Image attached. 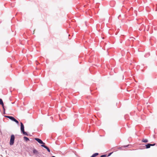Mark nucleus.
<instances>
[{"instance_id": "nucleus-1", "label": "nucleus", "mask_w": 157, "mask_h": 157, "mask_svg": "<svg viewBox=\"0 0 157 157\" xmlns=\"http://www.w3.org/2000/svg\"><path fill=\"white\" fill-rule=\"evenodd\" d=\"M21 131L23 133L26 135H28V134L26 132H25L24 131V125L22 122H21Z\"/></svg>"}, {"instance_id": "nucleus-2", "label": "nucleus", "mask_w": 157, "mask_h": 157, "mask_svg": "<svg viewBox=\"0 0 157 157\" xmlns=\"http://www.w3.org/2000/svg\"><path fill=\"white\" fill-rule=\"evenodd\" d=\"M14 136L13 135H11V136L10 144V145H13L14 143Z\"/></svg>"}, {"instance_id": "nucleus-3", "label": "nucleus", "mask_w": 157, "mask_h": 157, "mask_svg": "<svg viewBox=\"0 0 157 157\" xmlns=\"http://www.w3.org/2000/svg\"><path fill=\"white\" fill-rule=\"evenodd\" d=\"M6 117H7L10 119H11V120L14 121L17 124H18L19 122L18 121L16 120L14 117H13L11 116H6Z\"/></svg>"}, {"instance_id": "nucleus-4", "label": "nucleus", "mask_w": 157, "mask_h": 157, "mask_svg": "<svg viewBox=\"0 0 157 157\" xmlns=\"http://www.w3.org/2000/svg\"><path fill=\"white\" fill-rule=\"evenodd\" d=\"M35 140L37 141L38 143L40 144H42L43 145L44 144H45L40 139L38 138H35Z\"/></svg>"}, {"instance_id": "nucleus-5", "label": "nucleus", "mask_w": 157, "mask_h": 157, "mask_svg": "<svg viewBox=\"0 0 157 157\" xmlns=\"http://www.w3.org/2000/svg\"><path fill=\"white\" fill-rule=\"evenodd\" d=\"M33 152L34 154L37 155H39L40 154L38 151L35 148H34L33 150Z\"/></svg>"}, {"instance_id": "nucleus-6", "label": "nucleus", "mask_w": 157, "mask_h": 157, "mask_svg": "<svg viewBox=\"0 0 157 157\" xmlns=\"http://www.w3.org/2000/svg\"><path fill=\"white\" fill-rule=\"evenodd\" d=\"M41 146L42 147H44V148H46L49 152H50V151L49 149L47 146H46L44 145H43V144L41 145Z\"/></svg>"}, {"instance_id": "nucleus-7", "label": "nucleus", "mask_w": 157, "mask_h": 157, "mask_svg": "<svg viewBox=\"0 0 157 157\" xmlns=\"http://www.w3.org/2000/svg\"><path fill=\"white\" fill-rule=\"evenodd\" d=\"M98 155V153H95L93 154L90 157H95L96 156Z\"/></svg>"}, {"instance_id": "nucleus-8", "label": "nucleus", "mask_w": 157, "mask_h": 157, "mask_svg": "<svg viewBox=\"0 0 157 157\" xmlns=\"http://www.w3.org/2000/svg\"><path fill=\"white\" fill-rule=\"evenodd\" d=\"M142 142H144V143H147L148 142V140L146 139H143L142 140Z\"/></svg>"}, {"instance_id": "nucleus-9", "label": "nucleus", "mask_w": 157, "mask_h": 157, "mask_svg": "<svg viewBox=\"0 0 157 157\" xmlns=\"http://www.w3.org/2000/svg\"><path fill=\"white\" fill-rule=\"evenodd\" d=\"M151 145L150 144H148L146 145V148H148L150 147Z\"/></svg>"}, {"instance_id": "nucleus-10", "label": "nucleus", "mask_w": 157, "mask_h": 157, "mask_svg": "<svg viewBox=\"0 0 157 157\" xmlns=\"http://www.w3.org/2000/svg\"><path fill=\"white\" fill-rule=\"evenodd\" d=\"M24 140L26 141L29 140V139L27 137H24Z\"/></svg>"}, {"instance_id": "nucleus-11", "label": "nucleus", "mask_w": 157, "mask_h": 157, "mask_svg": "<svg viewBox=\"0 0 157 157\" xmlns=\"http://www.w3.org/2000/svg\"><path fill=\"white\" fill-rule=\"evenodd\" d=\"M1 105H2V107L3 108V110H4V112H5V108H4V103H3L2 104H1Z\"/></svg>"}, {"instance_id": "nucleus-12", "label": "nucleus", "mask_w": 157, "mask_h": 157, "mask_svg": "<svg viewBox=\"0 0 157 157\" xmlns=\"http://www.w3.org/2000/svg\"><path fill=\"white\" fill-rule=\"evenodd\" d=\"M3 103V102L2 100L0 98V104L1 105Z\"/></svg>"}, {"instance_id": "nucleus-13", "label": "nucleus", "mask_w": 157, "mask_h": 157, "mask_svg": "<svg viewBox=\"0 0 157 157\" xmlns=\"http://www.w3.org/2000/svg\"><path fill=\"white\" fill-rule=\"evenodd\" d=\"M106 155H101L100 157H106Z\"/></svg>"}, {"instance_id": "nucleus-14", "label": "nucleus", "mask_w": 157, "mask_h": 157, "mask_svg": "<svg viewBox=\"0 0 157 157\" xmlns=\"http://www.w3.org/2000/svg\"><path fill=\"white\" fill-rule=\"evenodd\" d=\"M150 145H151V146H154L155 145V144H150Z\"/></svg>"}, {"instance_id": "nucleus-15", "label": "nucleus", "mask_w": 157, "mask_h": 157, "mask_svg": "<svg viewBox=\"0 0 157 157\" xmlns=\"http://www.w3.org/2000/svg\"><path fill=\"white\" fill-rule=\"evenodd\" d=\"M128 145H127V146H123V147H128Z\"/></svg>"}, {"instance_id": "nucleus-16", "label": "nucleus", "mask_w": 157, "mask_h": 157, "mask_svg": "<svg viewBox=\"0 0 157 157\" xmlns=\"http://www.w3.org/2000/svg\"><path fill=\"white\" fill-rule=\"evenodd\" d=\"M52 157H56L53 156H52Z\"/></svg>"}, {"instance_id": "nucleus-17", "label": "nucleus", "mask_w": 157, "mask_h": 157, "mask_svg": "<svg viewBox=\"0 0 157 157\" xmlns=\"http://www.w3.org/2000/svg\"><path fill=\"white\" fill-rule=\"evenodd\" d=\"M156 10H157V9Z\"/></svg>"}]
</instances>
